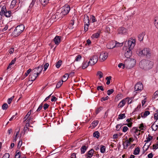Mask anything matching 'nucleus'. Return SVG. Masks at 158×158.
I'll return each mask as SVG.
<instances>
[{"label":"nucleus","mask_w":158,"mask_h":158,"mask_svg":"<svg viewBox=\"0 0 158 158\" xmlns=\"http://www.w3.org/2000/svg\"><path fill=\"white\" fill-rule=\"evenodd\" d=\"M140 67L144 70H149L153 67V62L148 60H143L139 63Z\"/></svg>","instance_id":"obj_1"},{"label":"nucleus","mask_w":158,"mask_h":158,"mask_svg":"<svg viewBox=\"0 0 158 158\" xmlns=\"http://www.w3.org/2000/svg\"><path fill=\"white\" fill-rule=\"evenodd\" d=\"M136 52L137 54L139 56L143 55L146 56L147 57H150L151 54V50L148 48H144L142 50L141 49H138Z\"/></svg>","instance_id":"obj_2"},{"label":"nucleus","mask_w":158,"mask_h":158,"mask_svg":"<svg viewBox=\"0 0 158 158\" xmlns=\"http://www.w3.org/2000/svg\"><path fill=\"white\" fill-rule=\"evenodd\" d=\"M24 29V26L23 25H20L17 26L12 32L14 36H17L19 35L23 31Z\"/></svg>","instance_id":"obj_3"},{"label":"nucleus","mask_w":158,"mask_h":158,"mask_svg":"<svg viewBox=\"0 0 158 158\" xmlns=\"http://www.w3.org/2000/svg\"><path fill=\"white\" fill-rule=\"evenodd\" d=\"M124 63H125L126 68L130 69L135 65L136 60L133 59L127 58L125 60Z\"/></svg>","instance_id":"obj_4"},{"label":"nucleus","mask_w":158,"mask_h":158,"mask_svg":"<svg viewBox=\"0 0 158 158\" xmlns=\"http://www.w3.org/2000/svg\"><path fill=\"white\" fill-rule=\"evenodd\" d=\"M12 14L11 11L7 10L5 6H3L1 8V10L0 12L1 16H5L6 17H10Z\"/></svg>","instance_id":"obj_5"},{"label":"nucleus","mask_w":158,"mask_h":158,"mask_svg":"<svg viewBox=\"0 0 158 158\" xmlns=\"http://www.w3.org/2000/svg\"><path fill=\"white\" fill-rule=\"evenodd\" d=\"M135 40L131 39L125 42L124 47H126L129 49L132 50L135 45Z\"/></svg>","instance_id":"obj_6"},{"label":"nucleus","mask_w":158,"mask_h":158,"mask_svg":"<svg viewBox=\"0 0 158 158\" xmlns=\"http://www.w3.org/2000/svg\"><path fill=\"white\" fill-rule=\"evenodd\" d=\"M70 10V7L69 5L65 4L63 7L62 11L61 12L62 15H65L67 14Z\"/></svg>","instance_id":"obj_7"},{"label":"nucleus","mask_w":158,"mask_h":158,"mask_svg":"<svg viewBox=\"0 0 158 158\" xmlns=\"http://www.w3.org/2000/svg\"><path fill=\"white\" fill-rule=\"evenodd\" d=\"M123 49L125 51L124 55L125 56L127 59L129 58L132 55V50L129 49L126 47H124Z\"/></svg>","instance_id":"obj_8"},{"label":"nucleus","mask_w":158,"mask_h":158,"mask_svg":"<svg viewBox=\"0 0 158 158\" xmlns=\"http://www.w3.org/2000/svg\"><path fill=\"white\" fill-rule=\"evenodd\" d=\"M98 60V57L97 56L94 55L90 58L89 63L90 65L92 66L96 64Z\"/></svg>","instance_id":"obj_9"},{"label":"nucleus","mask_w":158,"mask_h":158,"mask_svg":"<svg viewBox=\"0 0 158 158\" xmlns=\"http://www.w3.org/2000/svg\"><path fill=\"white\" fill-rule=\"evenodd\" d=\"M43 69V67L42 65L39 66L33 69V73H34V74H36V75L38 76L41 73Z\"/></svg>","instance_id":"obj_10"},{"label":"nucleus","mask_w":158,"mask_h":158,"mask_svg":"<svg viewBox=\"0 0 158 158\" xmlns=\"http://www.w3.org/2000/svg\"><path fill=\"white\" fill-rule=\"evenodd\" d=\"M108 53L107 52H102L101 53L99 56V60L102 62L105 60L107 58Z\"/></svg>","instance_id":"obj_11"},{"label":"nucleus","mask_w":158,"mask_h":158,"mask_svg":"<svg viewBox=\"0 0 158 158\" xmlns=\"http://www.w3.org/2000/svg\"><path fill=\"white\" fill-rule=\"evenodd\" d=\"M143 88V85L140 82L137 83L135 87V90L136 91H141L142 89Z\"/></svg>","instance_id":"obj_12"},{"label":"nucleus","mask_w":158,"mask_h":158,"mask_svg":"<svg viewBox=\"0 0 158 158\" xmlns=\"http://www.w3.org/2000/svg\"><path fill=\"white\" fill-rule=\"evenodd\" d=\"M129 99V98H127L122 100L118 104V107L120 108L122 107L125 105L126 102H127V100Z\"/></svg>","instance_id":"obj_13"},{"label":"nucleus","mask_w":158,"mask_h":158,"mask_svg":"<svg viewBox=\"0 0 158 158\" xmlns=\"http://www.w3.org/2000/svg\"><path fill=\"white\" fill-rule=\"evenodd\" d=\"M106 47L108 49H111L115 48V41H114L110 42L107 44Z\"/></svg>","instance_id":"obj_14"},{"label":"nucleus","mask_w":158,"mask_h":158,"mask_svg":"<svg viewBox=\"0 0 158 158\" xmlns=\"http://www.w3.org/2000/svg\"><path fill=\"white\" fill-rule=\"evenodd\" d=\"M94 153V150L91 149L87 153L85 154L86 158H91L93 156Z\"/></svg>","instance_id":"obj_15"},{"label":"nucleus","mask_w":158,"mask_h":158,"mask_svg":"<svg viewBox=\"0 0 158 158\" xmlns=\"http://www.w3.org/2000/svg\"><path fill=\"white\" fill-rule=\"evenodd\" d=\"M38 76L36 74H34V73L31 74L29 76V80L31 81H35Z\"/></svg>","instance_id":"obj_16"},{"label":"nucleus","mask_w":158,"mask_h":158,"mask_svg":"<svg viewBox=\"0 0 158 158\" xmlns=\"http://www.w3.org/2000/svg\"><path fill=\"white\" fill-rule=\"evenodd\" d=\"M60 36H56L54 39V41L55 44L58 45L60 42Z\"/></svg>","instance_id":"obj_17"},{"label":"nucleus","mask_w":158,"mask_h":158,"mask_svg":"<svg viewBox=\"0 0 158 158\" xmlns=\"http://www.w3.org/2000/svg\"><path fill=\"white\" fill-rule=\"evenodd\" d=\"M84 24H89V16L86 15L84 16Z\"/></svg>","instance_id":"obj_18"},{"label":"nucleus","mask_w":158,"mask_h":158,"mask_svg":"<svg viewBox=\"0 0 158 158\" xmlns=\"http://www.w3.org/2000/svg\"><path fill=\"white\" fill-rule=\"evenodd\" d=\"M126 29L124 27H121L118 29V32L119 34H124L126 33Z\"/></svg>","instance_id":"obj_19"},{"label":"nucleus","mask_w":158,"mask_h":158,"mask_svg":"<svg viewBox=\"0 0 158 158\" xmlns=\"http://www.w3.org/2000/svg\"><path fill=\"white\" fill-rule=\"evenodd\" d=\"M150 114V112L148 111H145L144 113H141V117L143 118H145Z\"/></svg>","instance_id":"obj_20"},{"label":"nucleus","mask_w":158,"mask_h":158,"mask_svg":"<svg viewBox=\"0 0 158 158\" xmlns=\"http://www.w3.org/2000/svg\"><path fill=\"white\" fill-rule=\"evenodd\" d=\"M88 146H83L81 148V154H84L88 148Z\"/></svg>","instance_id":"obj_21"},{"label":"nucleus","mask_w":158,"mask_h":158,"mask_svg":"<svg viewBox=\"0 0 158 158\" xmlns=\"http://www.w3.org/2000/svg\"><path fill=\"white\" fill-rule=\"evenodd\" d=\"M130 144V143L128 140L125 141L123 143L124 148L127 149Z\"/></svg>","instance_id":"obj_22"},{"label":"nucleus","mask_w":158,"mask_h":158,"mask_svg":"<svg viewBox=\"0 0 158 158\" xmlns=\"http://www.w3.org/2000/svg\"><path fill=\"white\" fill-rule=\"evenodd\" d=\"M145 34L144 32H142L138 35V38L139 41H141L143 40Z\"/></svg>","instance_id":"obj_23"},{"label":"nucleus","mask_w":158,"mask_h":158,"mask_svg":"<svg viewBox=\"0 0 158 158\" xmlns=\"http://www.w3.org/2000/svg\"><path fill=\"white\" fill-rule=\"evenodd\" d=\"M43 6H45L49 2V0H39Z\"/></svg>","instance_id":"obj_24"},{"label":"nucleus","mask_w":158,"mask_h":158,"mask_svg":"<svg viewBox=\"0 0 158 158\" xmlns=\"http://www.w3.org/2000/svg\"><path fill=\"white\" fill-rule=\"evenodd\" d=\"M140 151L139 148V147H137L135 149L133 154L135 155H138L139 154Z\"/></svg>","instance_id":"obj_25"},{"label":"nucleus","mask_w":158,"mask_h":158,"mask_svg":"<svg viewBox=\"0 0 158 158\" xmlns=\"http://www.w3.org/2000/svg\"><path fill=\"white\" fill-rule=\"evenodd\" d=\"M100 35V32H98L97 33L94 34L91 36L93 38H98Z\"/></svg>","instance_id":"obj_26"},{"label":"nucleus","mask_w":158,"mask_h":158,"mask_svg":"<svg viewBox=\"0 0 158 158\" xmlns=\"http://www.w3.org/2000/svg\"><path fill=\"white\" fill-rule=\"evenodd\" d=\"M89 65V62H87V61L83 62L82 64V69H84L86 68Z\"/></svg>","instance_id":"obj_27"},{"label":"nucleus","mask_w":158,"mask_h":158,"mask_svg":"<svg viewBox=\"0 0 158 158\" xmlns=\"http://www.w3.org/2000/svg\"><path fill=\"white\" fill-rule=\"evenodd\" d=\"M62 15L61 13H60L59 12L56 13L55 15L53 16V18H54V17L55 16V19H58L60 18L61 17V16Z\"/></svg>","instance_id":"obj_28"},{"label":"nucleus","mask_w":158,"mask_h":158,"mask_svg":"<svg viewBox=\"0 0 158 158\" xmlns=\"http://www.w3.org/2000/svg\"><path fill=\"white\" fill-rule=\"evenodd\" d=\"M123 45V43H119L117 41H115V47H122Z\"/></svg>","instance_id":"obj_29"},{"label":"nucleus","mask_w":158,"mask_h":158,"mask_svg":"<svg viewBox=\"0 0 158 158\" xmlns=\"http://www.w3.org/2000/svg\"><path fill=\"white\" fill-rule=\"evenodd\" d=\"M100 152L102 153H104L106 151V147L103 145H101L100 146Z\"/></svg>","instance_id":"obj_30"},{"label":"nucleus","mask_w":158,"mask_h":158,"mask_svg":"<svg viewBox=\"0 0 158 158\" xmlns=\"http://www.w3.org/2000/svg\"><path fill=\"white\" fill-rule=\"evenodd\" d=\"M98 120L94 121L91 124V127H93V128L95 127L98 124Z\"/></svg>","instance_id":"obj_31"},{"label":"nucleus","mask_w":158,"mask_h":158,"mask_svg":"<svg viewBox=\"0 0 158 158\" xmlns=\"http://www.w3.org/2000/svg\"><path fill=\"white\" fill-rule=\"evenodd\" d=\"M100 133L98 131H96L94 132L93 134V135L94 137H96L98 138L99 137Z\"/></svg>","instance_id":"obj_32"},{"label":"nucleus","mask_w":158,"mask_h":158,"mask_svg":"<svg viewBox=\"0 0 158 158\" xmlns=\"http://www.w3.org/2000/svg\"><path fill=\"white\" fill-rule=\"evenodd\" d=\"M154 24L156 27L158 29V18H156L155 19Z\"/></svg>","instance_id":"obj_33"},{"label":"nucleus","mask_w":158,"mask_h":158,"mask_svg":"<svg viewBox=\"0 0 158 158\" xmlns=\"http://www.w3.org/2000/svg\"><path fill=\"white\" fill-rule=\"evenodd\" d=\"M16 3V0H13L11 2V5H10V8H13L15 6Z\"/></svg>","instance_id":"obj_34"},{"label":"nucleus","mask_w":158,"mask_h":158,"mask_svg":"<svg viewBox=\"0 0 158 158\" xmlns=\"http://www.w3.org/2000/svg\"><path fill=\"white\" fill-rule=\"evenodd\" d=\"M153 138V137L151 136L150 135H148V137L147 138L146 140L145 141V142H148L152 140Z\"/></svg>","instance_id":"obj_35"},{"label":"nucleus","mask_w":158,"mask_h":158,"mask_svg":"<svg viewBox=\"0 0 158 158\" xmlns=\"http://www.w3.org/2000/svg\"><path fill=\"white\" fill-rule=\"evenodd\" d=\"M62 63V61L61 60H59L58 62H57L56 64V67L58 68L61 65Z\"/></svg>","instance_id":"obj_36"},{"label":"nucleus","mask_w":158,"mask_h":158,"mask_svg":"<svg viewBox=\"0 0 158 158\" xmlns=\"http://www.w3.org/2000/svg\"><path fill=\"white\" fill-rule=\"evenodd\" d=\"M126 117L125 114H121L118 115V119H122L125 118Z\"/></svg>","instance_id":"obj_37"},{"label":"nucleus","mask_w":158,"mask_h":158,"mask_svg":"<svg viewBox=\"0 0 158 158\" xmlns=\"http://www.w3.org/2000/svg\"><path fill=\"white\" fill-rule=\"evenodd\" d=\"M64 81H63V80H62V81H60L59 82H58L56 85V88H60L62 85L63 84V82Z\"/></svg>","instance_id":"obj_38"},{"label":"nucleus","mask_w":158,"mask_h":158,"mask_svg":"<svg viewBox=\"0 0 158 158\" xmlns=\"http://www.w3.org/2000/svg\"><path fill=\"white\" fill-rule=\"evenodd\" d=\"M111 76H109L107 77L106 78V79L107 80L106 84L107 85H108L110 83V80H111Z\"/></svg>","instance_id":"obj_39"},{"label":"nucleus","mask_w":158,"mask_h":158,"mask_svg":"<svg viewBox=\"0 0 158 158\" xmlns=\"http://www.w3.org/2000/svg\"><path fill=\"white\" fill-rule=\"evenodd\" d=\"M114 92V90L113 89H109L107 91V94L108 95H110L111 94H112Z\"/></svg>","instance_id":"obj_40"},{"label":"nucleus","mask_w":158,"mask_h":158,"mask_svg":"<svg viewBox=\"0 0 158 158\" xmlns=\"http://www.w3.org/2000/svg\"><path fill=\"white\" fill-rule=\"evenodd\" d=\"M97 75L99 76V78L100 79L102 78L103 76V73L100 71H98L97 73Z\"/></svg>","instance_id":"obj_41"},{"label":"nucleus","mask_w":158,"mask_h":158,"mask_svg":"<svg viewBox=\"0 0 158 158\" xmlns=\"http://www.w3.org/2000/svg\"><path fill=\"white\" fill-rule=\"evenodd\" d=\"M8 107V105L6 103L4 104L2 106V108L3 110H6Z\"/></svg>","instance_id":"obj_42"},{"label":"nucleus","mask_w":158,"mask_h":158,"mask_svg":"<svg viewBox=\"0 0 158 158\" xmlns=\"http://www.w3.org/2000/svg\"><path fill=\"white\" fill-rule=\"evenodd\" d=\"M158 148V141L155 144H153L152 146L153 149H156Z\"/></svg>","instance_id":"obj_43"},{"label":"nucleus","mask_w":158,"mask_h":158,"mask_svg":"<svg viewBox=\"0 0 158 158\" xmlns=\"http://www.w3.org/2000/svg\"><path fill=\"white\" fill-rule=\"evenodd\" d=\"M22 144V140L20 139L18 143L17 147L18 148H20Z\"/></svg>","instance_id":"obj_44"},{"label":"nucleus","mask_w":158,"mask_h":158,"mask_svg":"<svg viewBox=\"0 0 158 158\" xmlns=\"http://www.w3.org/2000/svg\"><path fill=\"white\" fill-rule=\"evenodd\" d=\"M36 1V0H32V2L30 5L29 7L32 8L34 6L35 2Z\"/></svg>","instance_id":"obj_45"},{"label":"nucleus","mask_w":158,"mask_h":158,"mask_svg":"<svg viewBox=\"0 0 158 158\" xmlns=\"http://www.w3.org/2000/svg\"><path fill=\"white\" fill-rule=\"evenodd\" d=\"M69 76V75L68 73H66L63 76V78H65L64 79V81H66L68 79Z\"/></svg>","instance_id":"obj_46"},{"label":"nucleus","mask_w":158,"mask_h":158,"mask_svg":"<svg viewBox=\"0 0 158 158\" xmlns=\"http://www.w3.org/2000/svg\"><path fill=\"white\" fill-rule=\"evenodd\" d=\"M31 71V69H29L25 73L24 75L25 77H27L28 76V75L30 73Z\"/></svg>","instance_id":"obj_47"},{"label":"nucleus","mask_w":158,"mask_h":158,"mask_svg":"<svg viewBox=\"0 0 158 158\" xmlns=\"http://www.w3.org/2000/svg\"><path fill=\"white\" fill-rule=\"evenodd\" d=\"M122 125L121 124H118L116 125V130L117 131H119L120 128L122 127Z\"/></svg>","instance_id":"obj_48"},{"label":"nucleus","mask_w":158,"mask_h":158,"mask_svg":"<svg viewBox=\"0 0 158 158\" xmlns=\"http://www.w3.org/2000/svg\"><path fill=\"white\" fill-rule=\"evenodd\" d=\"M81 56L80 55H78L77 56L76 58L75 61H79L81 58Z\"/></svg>","instance_id":"obj_49"},{"label":"nucleus","mask_w":158,"mask_h":158,"mask_svg":"<svg viewBox=\"0 0 158 158\" xmlns=\"http://www.w3.org/2000/svg\"><path fill=\"white\" fill-rule=\"evenodd\" d=\"M43 107V104L42 103L39 106L38 108L36 110V111L37 112H39L40 111L42 108Z\"/></svg>","instance_id":"obj_50"},{"label":"nucleus","mask_w":158,"mask_h":158,"mask_svg":"<svg viewBox=\"0 0 158 158\" xmlns=\"http://www.w3.org/2000/svg\"><path fill=\"white\" fill-rule=\"evenodd\" d=\"M90 19L91 20L92 23H94L96 21L95 17L93 15H91Z\"/></svg>","instance_id":"obj_51"},{"label":"nucleus","mask_w":158,"mask_h":158,"mask_svg":"<svg viewBox=\"0 0 158 158\" xmlns=\"http://www.w3.org/2000/svg\"><path fill=\"white\" fill-rule=\"evenodd\" d=\"M21 156V153L20 152H19L15 155V158H19Z\"/></svg>","instance_id":"obj_52"},{"label":"nucleus","mask_w":158,"mask_h":158,"mask_svg":"<svg viewBox=\"0 0 158 158\" xmlns=\"http://www.w3.org/2000/svg\"><path fill=\"white\" fill-rule=\"evenodd\" d=\"M97 89L98 90H101L102 91H103L104 90L103 87L102 86H98L97 87Z\"/></svg>","instance_id":"obj_53"},{"label":"nucleus","mask_w":158,"mask_h":158,"mask_svg":"<svg viewBox=\"0 0 158 158\" xmlns=\"http://www.w3.org/2000/svg\"><path fill=\"white\" fill-rule=\"evenodd\" d=\"M84 25H85L84 27V31H86L88 29V27H89V24H84Z\"/></svg>","instance_id":"obj_54"},{"label":"nucleus","mask_w":158,"mask_h":158,"mask_svg":"<svg viewBox=\"0 0 158 158\" xmlns=\"http://www.w3.org/2000/svg\"><path fill=\"white\" fill-rule=\"evenodd\" d=\"M74 24V22L73 20H71V22L69 24V29H72L73 27V26Z\"/></svg>","instance_id":"obj_55"},{"label":"nucleus","mask_w":158,"mask_h":158,"mask_svg":"<svg viewBox=\"0 0 158 158\" xmlns=\"http://www.w3.org/2000/svg\"><path fill=\"white\" fill-rule=\"evenodd\" d=\"M14 97L13 96L10 98H9L7 101V102L8 104H10L12 102L13 99L14 98Z\"/></svg>","instance_id":"obj_56"},{"label":"nucleus","mask_w":158,"mask_h":158,"mask_svg":"<svg viewBox=\"0 0 158 158\" xmlns=\"http://www.w3.org/2000/svg\"><path fill=\"white\" fill-rule=\"evenodd\" d=\"M158 95V91H156L154 93L152 98L154 99L156 98V96H157Z\"/></svg>","instance_id":"obj_57"},{"label":"nucleus","mask_w":158,"mask_h":158,"mask_svg":"<svg viewBox=\"0 0 158 158\" xmlns=\"http://www.w3.org/2000/svg\"><path fill=\"white\" fill-rule=\"evenodd\" d=\"M49 66V64L48 63H46L44 65V71H45L47 69L48 66Z\"/></svg>","instance_id":"obj_58"},{"label":"nucleus","mask_w":158,"mask_h":158,"mask_svg":"<svg viewBox=\"0 0 158 158\" xmlns=\"http://www.w3.org/2000/svg\"><path fill=\"white\" fill-rule=\"evenodd\" d=\"M138 131V129L136 128L135 127H133L132 128V131L134 133H135L137 131Z\"/></svg>","instance_id":"obj_59"},{"label":"nucleus","mask_w":158,"mask_h":158,"mask_svg":"<svg viewBox=\"0 0 158 158\" xmlns=\"http://www.w3.org/2000/svg\"><path fill=\"white\" fill-rule=\"evenodd\" d=\"M49 106V105L47 104V103H45L44 104V106H43V108L44 109V110H46L47 108H48Z\"/></svg>","instance_id":"obj_60"},{"label":"nucleus","mask_w":158,"mask_h":158,"mask_svg":"<svg viewBox=\"0 0 158 158\" xmlns=\"http://www.w3.org/2000/svg\"><path fill=\"white\" fill-rule=\"evenodd\" d=\"M10 155L8 153H5L3 156L2 158H9Z\"/></svg>","instance_id":"obj_61"},{"label":"nucleus","mask_w":158,"mask_h":158,"mask_svg":"<svg viewBox=\"0 0 158 158\" xmlns=\"http://www.w3.org/2000/svg\"><path fill=\"white\" fill-rule=\"evenodd\" d=\"M128 128L127 127L125 126L123 127V131L124 132H126L128 130Z\"/></svg>","instance_id":"obj_62"},{"label":"nucleus","mask_w":158,"mask_h":158,"mask_svg":"<svg viewBox=\"0 0 158 158\" xmlns=\"http://www.w3.org/2000/svg\"><path fill=\"white\" fill-rule=\"evenodd\" d=\"M52 98L51 99V101L52 102L56 101L57 100V98L53 96H52Z\"/></svg>","instance_id":"obj_63"},{"label":"nucleus","mask_w":158,"mask_h":158,"mask_svg":"<svg viewBox=\"0 0 158 158\" xmlns=\"http://www.w3.org/2000/svg\"><path fill=\"white\" fill-rule=\"evenodd\" d=\"M154 125V123H153V124L152 125V130L156 131L157 130V128L158 127V124H157L156 125V127L155 128V129H154L153 128V126Z\"/></svg>","instance_id":"obj_64"}]
</instances>
